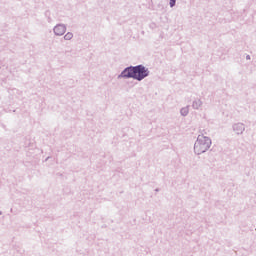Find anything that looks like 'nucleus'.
<instances>
[{"mask_svg":"<svg viewBox=\"0 0 256 256\" xmlns=\"http://www.w3.org/2000/svg\"><path fill=\"white\" fill-rule=\"evenodd\" d=\"M233 131L236 133V135H243L245 132V124L238 122L233 124L232 126Z\"/></svg>","mask_w":256,"mask_h":256,"instance_id":"20e7f679","label":"nucleus"},{"mask_svg":"<svg viewBox=\"0 0 256 256\" xmlns=\"http://www.w3.org/2000/svg\"><path fill=\"white\" fill-rule=\"evenodd\" d=\"M73 39V32H68L64 35V41H71Z\"/></svg>","mask_w":256,"mask_h":256,"instance_id":"6e6552de","label":"nucleus"},{"mask_svg":"<svg viewBox=\"0 0 256 256\" xmlns=\"http://www.w3.org/2000/svg\"><path fill=\"white\" fill-rule=\"evenodd\" d=\"M246 59H247V61L251 60V56H250V55H247V56H246Z\"/></svg>","mask_w":256,"mask_h":256,"instance_id":"9d476101","label":"nucleus"},{"mask_svg":"<svg viewBox=\"0 0 256 256\" xmlns=\"http://www.w3.org/2000/svg\"><path fill=\"white\" fill-rule=\"evenodd\" d=\"M49 160V157L48 158H46V161H48Z\"/></svg>","mask_w":256,"mask_h":256,"instance_id":"ddd939ff","label":"nucleus"},{"mask_svg":"<svg viewBox=\"0 0 256 256\" xmlns=\"http://www.w3.org/2000/svg\"><path fill=\"white\" fill-rule=\"evenodd\" d=\"M67 32V25L65 24H57L53 28V33L56 35V37H62V35H65Z\"/></svg>","mask_w":256,"mask_h":256,"instance_id":"7ed1b4c3","label":"nucleus"},{"mask_svg":"<svg viewBox=\"0 0 256 256\" xmlns=\"http://www.w3.org/2000/svg\"><path fill=\"white\" fill-rule=\"evenodd\" d=\"M205 135H207V132L203 130L202 134L198 135L197 140L194 143V153L196 155H203V153H207V151L211 149V138Z\"/></svg>","mask_w":256,"mask_h":256,"instance_id":"f03ea898","label":"nucleus"},{"mask_svg":"<svg viewBox=\"0 0 256 256\" xmlns=\"http://www.w3.org/2000/svg\"><path fill=\"white\" fill-rule=\"evenodd\" d=\"M149 68L142 64L126 67L117 77V79H134L135 81H143L149 77Z\"/></svg>","mask_w":256,"mask_h":256,"instance_id":"f257e3e1","label":"nucleus"},{"mask_svg":"<svg viewBox=\"0 0 256 256\" xmlns=\"http://www.w3.org/2000/svg\"><path fill=\"white\" fill-rule=\"evenodd\" d=\"M44 15H45L48 23H53V18H51V11L46 10Z\"/></svg>","mask_w":256,"mask_h":256,"instance_id":"0eeeda50","label":"nucleus"},{"mask_svg":"<svg viewBox=\"0 0 256 256\" xmlns=\"http://www.w3.org/2000/svg\"><path fill=\"white\" fill-rule=\"evenodd\" d=\"M14 91H19V90H17V89H14Z\"/></svg>","mask_w":256,"mask_h":256,"instance_id":"4468645a","label":"nucleus"},{"mask_svg":"<svg viewBox=\"0 0 256 256\" xmlns=\"http://www.w3.org/2000/svg\"><path fill=\"white\" fill-rule=\"evenodd\" d=\"M169 5L171 8L175 7V5H177V0H170Z\"/></svg>","mask_w":256,"mask_h":256,"instance_id":"1a4fd4ad","label":"nucleus"},{"mask_svg":"<svg viewBox=\"0 0 256 256\" xmlns=\"http://www.w3.org/2000/svg\"><path fill=\"white\" fill-rule=\"evenodd\" d=\"M155 191H156V192H159V189H158V188H156V189H155Z\"/></svg>","mask_w":256,"mask_h":256,"instance_id":"9b49d317","label":"nucleus"},{"mask_svg":"<svg viewBox=\"0 0 256 256\" xmlns=\"http://www.w3.org/2000/svg\"><path fill=\"white\" fill-rule=\"evenodd\" d=\"M201 107H203V101L199 98H196L195 100H193L192 102V108L195 109L196 111H199V109H201Z\"/></svg>","mask_w":256,"mask_h":256,"instance_id":"39448f33","label":"nucleus"},{"mask_svg":"<svg viewBox=\"0 0 256 256\" xmlns=\"http://www.w3.org/2000/svg\"><path fill=\"white\" fill-rule=\"evenodd\" d=\"M180 114L182 117H187L189 115V106L180 109Z\"/></svg>","mask_w":256,"mask_h":256,"instance_id":"423d86ee","label":"nucleus"},{"mask_svg":"<svg viewBox=\"0 0 256 256\" xmlns=\"http://www.w3.org/2000/svg\"><path fill=\"white\" fill-rule=\"evenodd\" d=\"M0 215H3V212H2V211H0Z\"/></svg>","mask_w":256,"mask_h":256,"instance_id":"f8f14e48","label":"nucleus"}]
</instances>
